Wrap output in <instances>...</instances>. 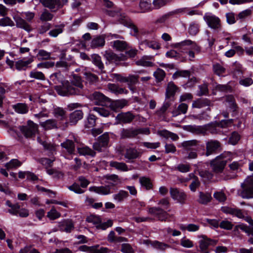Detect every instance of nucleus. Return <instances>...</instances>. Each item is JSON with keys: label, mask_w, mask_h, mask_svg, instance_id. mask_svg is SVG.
I'll list each match as a JSON object with an SVG mask.
<instances>
[{"label": "nucleus", "mask_w": 253, "mask_h": 253, "mask_svg": "<svg viewBox=\"0 0 253 253\" xmlns=\"http://www.w3.org/2000/svg\"><path fill=\"white\" fill-rule=\"evenodd\" d=\"M241 186L242 189L238 191L239 196L244 199L253 198V176L247 178Z\"/></svg>", "instance_id": "obj_3"}, {"label": "nucleus", "mask_w": 253, "mask_h": 253, "mask_svg": "<svg viewBox=\"0 0 253 253\" xmlns=\"http://www.w3.org/2000/svg\"><path fill=\"white\" fill-rule=\"evenodd\" d=\"M178 87L172 82L168 84L166 91V100L170 98L175 95L176 92L178 90Z\"/></svg>", "instance_id": "obj_21"}, {"label": "nucleus", "mask_w": 253, "mask_h": 253, "mask_svg": "<svg viewBox=\"0 0 253 253\" xmlns=\"http://www.w3.org/2000/svg\"><path fill=\"white\" fill-rule=\"evenodd\" d=\"M198 237L199 239L198 243L200 251L203 253H209L208 248L211 246H215L217 243V241L211 239L205 235H199Z\"/></svg>", "instance_id": "obj_7"}, {"label": "nucleus", "mask_w": 253, "mask_h": 253, "mask_svg": "<svg viewBox=\"0 0 253 253\" xmlns=\"http://www.w3.org/2000/svg\"><path fill=\"white\" fill-rule=\"evenodd\" d=\"M54 161L55 159L54 158L51 159L42 158L39 159L38 162L47 169L48 168L51 167L52 166V163Z\"/></svg>", "instance_id": "obj_46"}, {"label": "nucleus", "mask_w": 253, "mask_h": 253, "mask_svg": "<svg viewBox=\"0 0 253 253\" xmlns=\"http://www.w3.org/2000/svg\"><path fill=\"white\" fill-rule=\"evenodd\" d=\"M220 144L217 140H211L206 143V155L208 156L216 152L220 147Z\"/></svg>", "instance_id": "obj_14"}, {"label": "nucleus", "mask_w": 253, "mask_h": 253, "mask_svg": "<svg viewBox=\"0 0 253 253\" xmlns=\"http://www.w3.org/2000/svg\"><path fill=\"white\" fill-rule=\"evenodd\" d=\"M140 153L134 148L126 149L125 157L128 160L135 159L139 157Z\"/></svg>", "instance_id": "obj_25"}, {"label": "nucleus", "mask_w": 253, "mask_h": 253, "mask_svg": "<svg viewBox=\"0 0 253 253\" xmlns=\"http://www.w3.org/2000/svg\"><path fill=\"white\" fill-rule=\"evenodd\" d=\"M33 61V59L31 58L27 60H19L15 64V68L18 70H25L28 65Z\"/></svg>", "instance_id": "obj_30"}, {"label": "nucleus", "mask_w": 253, "mask_h": 253, "mask_svg": "<svg viewBox=\"0 0 253 253\" xmlns=\"http://www.w3.org/2000/svg\"><path fill=\"white\" fill-rule=\"evenodd\" d=\"M66 111L60 107L55 108L53 110L54 116L59 118L61 121H63L66 118Z\"/></svg>", "instance_id": "obj_42"}, {"label": "nucleus", "mask_w": 253, "mask_h": 253, "mask_svg": "<svg viewBox=\"0 0 253 253\" xmlns=\"http://www.w3.org/2000/svg\"><path fill=\"white\" fill-rule=\"evenodd\" d=\"M143 132V130L141 129L130 127L129 128H123L121 132L120 135L122 138H133L138 134Z\"/></svg>", "instance_id": "obj_12"}, {"label": "nucleus", "mask_w": 253, "mask_h": 253, "mask_svg": "<svg viewBox=\"0 0 253 253\" xmlns=\"http://www.w3.org/2000/svg\"><path fill=\"white\" fill-rule=\"evenodd\" d=\"M40 125L45 129H51L58 127L57 121L54 119H49L40 123Z\"/></svg>", "instance_id": "obj_29"}, {"label": "nucleus", "mask_w": 253, "mask_h": 253, "mask_svg": "<svg viewBox=\"0 0 253 253\" xmlns=\"http://www.w3.org/2000/svg\"><path fill=\"white\" fill-rule=\"evenodd\" d=\"M148 212L156 216L159 220L166 221L169 217L168 212L164 209L158 207H150L148 208Z\"/></svg>", "instance_id": "obj_11"}, {"label": "nucleus", "mask_w": 253, "mask_h": 253, "mask_svg": "<svg viewBox=\"0 0 253 253\" xmlns=\"http://www.w3.org/2000/svg\"><path fill=\"white\" fill-rule=\"evenodd\" d=\"M60 216V213L57 211L54 207H52L50 211L47 213V217L51 220L57 219Z\"/></svg>", "instance_id": "obj_45"}, {"label": "nucleus", "mask_w": 253, "mask_h": 253, "mask_svg": "<svg viewBox=\"0 0 253 253\" xmlns=\"http://www.w3.org/2000/svg\"><path fill=\"white\" fill-rule=\"evenodd\" d=\"M53 17V15L48 12L47 10H45L41 14L40 19L43 21H50Z\"/></svg>", "instance_id": "obj_64"}, {"label": "nucleus", "mask_w": 253, "mask_h": 253, "mask_svg": "<svg viewBox=\"0 0 253 253\" xmlns=\"http://www.w3.org/2000/svg\"><path fill=\"white\" fill-rule=\"evenodd\" d=\"M204 20L207 24L211 29H212L217 31H219L221 29V24L219 18L211 14L206 15L204 17Z\"/></svg>", "instance_id": "obj_9"}, {"label": "nucleus", "mask_w": 253, "mask_h": 253, "mask_svg": "<svg viewBox=\"0 0 253 253\" xmlns=\"http://www.w3.org/2000/svg\"><path fill=\"white\" fill-rule=\"evenodd\" d=\"M139 182L141 186L144 187L147 190H150L153 188V184L151 179L148 177L145 176L140 177Z\"/></svg>", "instance_id": "obj_36"}, {"label": "nucleus", "mask_w": 253, "mask_h": 253, "mask_svg": "<svg viewBox=\"0 0 253 253\" xmlns=\"http://www.w3.org/2000/svg\"><path fill=\"white\" fill-rule=\"evenodd\" d=\"M212 199L211 194L209 193L199 192V199L198 202L203 205H207L211 202Z\"/></svg>", "instance_id": "obj_31"}, {"label": "nucleus", "mask_w": 253, "mask_h": 253, "mask_svg": "<svg viewBox=\"0 0 253 253\" xmlns=\"http://www.w3.org/2000/svg\"><path fill=\"white\" fill-rule=\"evenodd\" d=\"M105 41L104 37L102 36H97L91 41L90 46L92 48L103 47L105 44Z\"/></svg>", "instance_id": "obj_23"}, {"label": "nucleus", "mask_w": 253, "mask_h": 253, "mask_svg": "<svg viewBox=\"0 0 253 253\" xmlns=\"http://www.w3.org/2000/svg\"><path fill=\"white\" fill-rule=\"evenodd\" d=\"M227 162V159H226L225 155L222 154L211 161V166L214 172L220 173L223 171Z\"/></svg>", "instance_id": "obj_6"}, {"label": "nucleus", "mask_w": 253, "mask_h": 253, "mask_svg": "<svg viewBox=\"0 0 253 253\" xmlns=\"http://www.w3.org/2000/svg\"><path fill=\"white\" fill-rule=\"evenodd\" d=\"M30 78L35 79L37 80H44L45 76L44 74L40 71L37 70H33L30 73L29 75Z\"/></svg>", "instance_id": "obj_49"}, {"label": "nucleus", "mask_w": 253, "mask_h": 253, "mask_svg": "<svg viewBox=\"0 0 253 253\" xmlns=\"http://www.w3.org/2000/svg\"><path fill=\"white\" fill-rule=\"evenodd\" d=\"M96 117L93 114H89L87 117V121L85 124V127L91 128L95 126Z\"/></svg>", "instance_id": "obj_57"}, {"label": "nucleus", "mask_w": 253, "mask_h": 253, "mask_svg": "<svg viewBox=\"0 0 253 253\" xmlns=\"http://www.w3.org/2000/svg\"><path fill=\"white\" fill-rule=\"evenodd\" d=\"M173 47L177 48L181 52H187L189 49H194L197 52H200L201 48L194 42L187 40L173 44Z\"/></svg>", "instance_id": "obj_4"}, {"label": "nucleus", "mask_w": 253, "mask_h": 253, "mask_svg": "<svg viewBox=\"0 0 253 253\" xmlns=\"http://www.w3.org/2000/svg\"><path fill=\"white\" fill-rule=\"evenodd\" d=\"M83 81L80 76L74 75L70 82L66 81L63 85H56L55 90L61 96L82 95L84 93Z\"/></svg>", "instance_id": "obj_1"}, {"label": "nucleus", "mask_w": 253, "mask_h": 253, "mask_svg": "<svg viewBox=\"0 0 253 253\" xmlns=\"http://www.w3.org/2000/svg\"><path fill=\"white\" fill-rule=\"evenodd\" d=\"M15 21L17 27L23 29L27 31L31 30L30 25L21 17H16L15 18Z\"/></svg>", "instance_id": "obj_34"}, {"label": "nucleus", "mask_w": 253, "mask_h": 253, "mask_svg": "<svg viewBox=\"0 0 253 253\" xmlns=\"http://www.w3.org/2000/svg\"><path fill=\"white\" fill-rule=\"evenodd\" d=\"M89 190L90 192H93L102 195H106L113 193L111 191V185H110L104 186H91L89 188Z\"/></svg>", "instance_id": "obj_13"}, {"label": "nucleus", "mask_w": 253, "mask_h": 253, "mask_svg": "<svg viewBox=\"0 0 253 253\" xmlns=\"http://www.w3.org/2000/svg\"><path fill=\"white\" fill-rule=\"evenodd\" d=\"M3 17V18L0 19V26L12 27L14 25V22L9 17Z\"/></svg>", "instance_id": "obj_53"}, {"label": "nucleus", "mask_w": 253, "mask_h": 253, "mask_svg": "<svg viewBox=\"0 0 253 253\" xmlns=\"http://www.w3.org/2000/svg\"><path fill=\"white\" fill-rule=\"evenodd\" d=\"M110 166L111 167L115 168L118 170L123 171H127L128 170L127 165L124 163H120L116 161H111L110 163Z\"/></svg>", "instance_id": "obj_39"}, {"label": "nucleus", "mask_w": 253, "mask_h": 253, "mask_svg": "<svg viewBox=\"0 0 253 253\" xmlns=\"http://www.w3.org/2000/svg\"><path fill=\"white\" fill-rule=\"evenodd\" d=\"M74 224L72 221L64 220L58 224V229L61 231L70 233L74 229Z\"/></svg>", "instance_id": "obj_17"}, {"label": "nucleus", "mask_w": 253, "mask_h": 253, "mask_svg": "<svg viewBox=\"0 0 253 253\" xmlns=\"http://www.w3.org/2000/svg\"><path fill=\"white\" fill-rule=\"evenodd\" d=\"M50 80L54 84H61V85H63V83L65 81H64V77L61 73H55L52 74L50 76Z\"/></svg>", "instance_id": "obj_32"}, {"label": "nucleus", "mask_w": 253, "mask_h": 253, "mask_svg": "<svg viewBox=\"0 0 253 253\" xmlns=\"http://www.w3.org/2000/svg\"><path fill=\"white\" fill-rule=\"evenodd\" d=\"M83 116L84 113L80 110L74 111L69 115V123L72 125H76L79 120L83 118Z\"/></svg>", "instance_id": "obj_19"}, {"label": "nucleus", "mask_w": 253, "mask_h": 253, "mask_svg": "<svg viewBox=\"0 0 253 253\" xmlns=\"http://www.w3.org/2000/svg\"><path fill=\"white\" fill-rule=\"evenodd\" d=\"M128 197L127 192L124 190H120L118 193L113 195V199L118 202H121Z\"/></svg>", "instance_id": "obj_41"}, {"label": "nucleus", "mask_w": 253, "mask_h": 253, "mask_svg": "<svg viewBox=\"0 0 253 253\" xmlns=\"http://www.w3.org/2000/svg\"><path fill=\"white\" fill-rule=\"evenodd\" d=\"M46 172L53 176V177L59 179L63 176V173L60 171H58L55 169H47Z\"/></svg>", "instance_id": "obj_55"}, {"label": "nucleus", "mask_w": 253, "mask_h": 253, "mask_svg": "<svg viewBox=\"0 0 253 253\" xmlns=\"http://www.w3.org/2000/svg\"><path fill=\"white\" fill-rule=\"evenodd\" d=\"M105 13L110 16L116 17L120 23L131 28L134 32V35L137 34L138 31L136 26L124 14H122L120 11L114 10H107L105 11Z\"/></svg>", "instance_id": "obj_2"}, {"label": "nucleus", "mask_w": 253, "mask_h": 253, "mask_svg": "<svg viewBox=\"0 0 253 253\" xmlns=\"http://www.w3.org/2000/svg\"><path fill=\"white\" fill-rule=\"evenodd\" d=\"M112 47L117 51H123L127 49L128 44L124 41L116 40L111 42Z\"/></svg>", "instance_id": "obj_22"}, {"label": "nucleus", "mask_w": 253, "mask_h": 253, "mask_svg": "<svg viewBox=\"0 0 253 253\" xmlns=\"http://www.w3.org/2000/svg\"><path fill=\"white\" fill-rule=\"evenodd\" d=\"M214 73L218 76H220L225 73V69L220 64H214L212 66Z\"/></svg>", "instance_id": "obj_54"}, {"label": "nucleus", "mask_w": 253, "mask_h": 253, "mask_svg": "<svg viewBox=\"0 0 253 253\" xmlns=\"http://www.w3.org/2000/svg\"><path fill=\"white\" fill-rule=\"evenodd\" d=\"M14 111L19 114H26L29 111V108L25 103H18L12 106Z\"/></svg>", "instance_id": "obj_26"}, {"label": "nucleus", "mask_w": 253, "mask_h": 253, "mask_svg": "<svg viewBox=\"0 0 253 253\" xmlns=\"http://www.w3.org/2000/svg\"><path fill=\"white\" fill-rule=\"evenodd\" d=\"M154 76L156 78L157 82H161L165 77L166 73L163 70L158 68L154 73Z\"/></svg>", "instance_id": "obj_56"}, {"label": "nucleus", "mask_w": 253, "mask_h": 253, "mask_svg": "<svg viewBox=\"0 0 253 253\" xmlns=\"http://www.w3.org/2000/svg\"><path fill=\"white\" fill-rule=\"evenodd\" d=\"M86 221L88 223H91L95 225L96 227L97 225H98V224L101 221L99 216L93 214L87 216L86 219Z\"/></svg>", "instance_id": "obj_52"}, {"label": "nucleus", "mask_w": 253, "mask_h": 253, "mask_svg": "<svg viewBox=\"0 0 253 253\" xmlns=\"http://www.w3.org/2000/svg\"><path fill=\"white\" fill-rule=\"evenodd\" d=\"M199 31V25L196 22H192L188 28V33L192 36H195Z\"/></svg>", "instance_id": "obj_47"}, {"label": "nucleus", "mask_w": 253, "mask_h": 253, "mask_svg": "<svg viewBox=\"0 0 253 253\" xmlns=\"http://www.w3.org/2000/svg\"><path fill=\"white\" fill-rule=\"evenodd\" d=\"M159 134L166 139L170 138L173 141H176L179 139L177 134L172 132L168 131L166 129L160 130L158 132Z\"/></svg>", "instance_id": "obj_28"}, {"label": "nucleus", "mask_w": 253, "mask_h": 253, "mask_svg": "<svg viewBox=\"0 0 253 253\" xmlns=\"http://www.w3.org/2000/svg\"><path fill=\"white\" fill-rule=\"evenodd\" d=\"M180 245L182 247L187 248H190L194 246L193 242L186 237H184L180 240Z\"/></svg>", "instance_id": "obj_62"}, {"label": "nucleus", "mask_w": 253, "mask_h": 253, "mask_svg": "<svg viewBox=\"0 0 253 253\" xmlns=\"http://www.w3.org/2000/svg\"><path fill=\"white\" fill-rule=\"evenodd\" d=\"M141 44L153 49L160 48V45L155 41H150L146 40L141 42Z\"/></svg>", "instance_id": "obj_43"}, {"label": "nucleus", "mask_w": 253, "mask_h": 253, "mask_svg": "<svg viewBox=\"0 0 253 253\" xmlns=\"http://www.w3.org/2000/svg\"><path fill=\"white\" fill-rule=\"evenodd\" d=\"M171 103L169 101H165L162 106L156 112V114L159 116H161L164 114L167 109L170 107Z\"/></svg>", "instance_id": "obj_58"}, {"label": "nucleus", "mask_w": 253, "mask_h": 253, "mask_svg": "<svg viewBox=\"0 0 253 253\" xmlns=\"http://www.w3.org/2000/svg\"><path fill=\"white\" fill-rule=\"evenodd\" d=\"M109 90L116 94H127L128 91L125 88L121 87L118 85L114 84H109L108 85Z\"/></svg>", "instance_id": "obj_24"}, {"label": "nucleus", "mask_w": 253, "mask_h": 253, "mask_svg": "<svg viewBox=\"0 0 253 253\" xmlns=\"http://www.w3.org/2000/svg\"><path fill=\"white\" fill-rule=\"evenodd\" d=\"M134 118L135 116L130 112L121 113L116 118L118 121L124 124L130 123Z\"/></svg>", "instance_id": "obj_15"}, {"label": "nucleus", "mask_w": 253, "mask_h": 253, "mask_svg": "<svg viewBox=\"0 0 253 253\" xmlns=\"http://www.w3.org/2000/svg\"><path fill=\"white\" fill-rule=\"evenodd\" d=\"M188 106L187 104L182 103L177 107V110L172 111L173 116L175 117L180 114H185L188 110Z\"/></svg>", "instance_id": "obj_40"}, {"label": "nucleus", "mask_w": 253, "mask_h": 253, "mask_svg": "<svg viewBox=\"0 0 253 253\" xmlns=\"http://www.w3.org/2000/svg\"><path fill=\"white\" fill-rule=\"evenodd\" d=\"M22 163L17 159H12L9 162L6 163L5 165L7 169H12L13 168L20 167Z\"/></svg>", "instance_id": "obj_59"}, {"label": "nucleus", "mask_w": 253, "mask_h": 253, "mask_svg": "<svg viewBox=\"0 0 253 253\" xmlns=\"http://www.w3.org/2000/svg\"><path fill=\"white\" fill-rule=\"evenodd\" d=\"M169 193L171 198L173 200L176 201L181 204L185 203L187 199V195L183 190L171 187L169 189Z\"/></svg>", "instance_id": "obj_10"}, {"label": "nucleus", "mask_w": 253, "mask_h": 253, "mask_svg": "<svg viewBox=\"0 0 253 253\" xmlns=\"http://www.w3.org/2000/svg\"><path fill=\"white\" fill-rule=\"evenodd\" d=\"M19 128L25 137L31 138L35 136L38 131V125L33 121L29 120L26 125L20 126Z\"/></svg>", "instance_id": "obj_5"}, {"label": "nucleus", "mask_w": 253, "mask_h": 253, "mask_svg": "<svg viewBox=\"0 0 253 253\" xmlns=\"http://www.w3.org/2000/svg\"><path fill=\"white\" fill-rule=\"evenodd\" d=\"M184 130L194 133L195 134H204L206 133V128L201 126L187 125L183 127Z\"/></svg>", "instance_id": "obj_16"}, {"label": "nucleus", "mask_w": 253, "mask_h": 253, "mask_svg": "<svg viewBox=\"0 0 253 253\" xmlns=\"http://www.w3.org/2000/svg\"><path fill=\"white\" fill-rule=\"evenodd\" d=\"M105 58L110 63H113L118 64L120 62L124 61L127 59V56L124 54H116L114 52L106 50L103 54Z\"/></svg>", "instance_id": "obj_8"}, {"label": "nucleus", "mask_w": 253, "mask_h": 253, "mask_svg": "<svg viewBox=\"0 0 253 253\" xmlns=\"http://www.w3.org/2000/svg\"><path fill=\"white\" fill-rule=\"evenodd\" d=\"M92 58L93 64L99 69L102 70L104 68V65L101 61V57L97 54H94L92 56Z\"/></svg>", "instance_id": "obj_48"}, {"label": "nucleus", "mask_w": 253, "mask_h": 253, "mask_svg": "<svg viewBox=\"0 0 253 253\" xmlns=\"http://www.w3.org/2000/svg\"><path fill=\"white\" fill-rule=\"evenodd\" d=\"M68 189L77 194H83L84 190L81 188V186L77 183H74L73 185L68 187Z\"/></svg>", "instance_id": "obj_61"}, {"label": "nucleus", "mask_w": 253, "mask_h": 253, "mask_svg": "<svg viewBox=\"0 0 253 253\" xmlns=\"http://www.w3.org/2000/svg\"><path fill=\"white\" fill-rule=\"evenodd\" d=\"M92 110L97 112L99 115L102 117H107L109 116L110 112L103 107H94Z\"/></svg>", "instance_id": "obj_51"}, {"label": "nucleus", "mask_w": 253, "mask_h": 253, "mask_svg": "<svg viewBox=\"0 0 253 253\" xmlns=\"http://www.w3.org/2000/svg\"><path fill=\"white\" fill-rule=\"evenodd\" d=\"M128 105V101L126 99H119L113 101L110 105L111 109L114 111L118 110L123 108L124 107Z\"/></svg>", "instance_id": "obj_20"}, {"label": "nucleus", "mask_w": 253, "mask_h": 253, "mask_svg": "<svg viewBox=\"0 0 253 253\" xmlns=\"http://www.w3.org/2000/svg\"><path fill=\"white\" fill-rule=\"evenodd\" d=\"M51 53L43 49H40L37 54V57L42 60H48L50 58Z\"/></svg>", "instance_id": "obj_60"}, {"label": "nucleus", "mask_w": 253, "mask_h": 253, "mask_svg": "<svg viewBox=\"0 0 253 253\" xmlns=\"http://www.w3.org/2000/svg\"><path fill=\"white\" fill-rule=\"evenodd\" d=\"M151 245L155 249L161 251H164L166 249L170 248L169 245L157 241H152Z\"/></svg>", "instance_id": "obj_38"}, {"label": "nucleus", "mask_w": 253, "mask_h": 253, "mask_svg": "<svg viewBox=\"0 0 253 253\" xmlns=\"http://www.w3.org/2000/svg\"><path fill=\"white\" fill-rule=\"evenodd\" d=\"M212 105L210 100L206 98H198L194 100L192 105L193 108H202Z\"/></svg>", "instance_id": "obj_18"}, {"label": "nucleus", "mask_w": 253, "mask_h": 253, "mask_svg": "<svg viewBox=\"0 0 253 253\" xmlns=\"http://www.w3.org/2000/svg\"><path fill=\"white\" fill-rule=\"evenodd\" d=\"M149 57L145 56L142 57L141 59L137 60L136 64L138 66H142L143 67H152L153 66V63L148 60Z\"/></svg>", "instance_id": "obj_44"}, {"label": "nucleus", "mask_w": 253, "mask_h": 253, "mask_svg": "<svg viewBox=\"0 0 253 253\" xmlns=\"http://www.w3.org/2000/svg\"><path fill=\"white\" fill-rule=\"evenodd\" d=\"M199 141L197 140H191L185 141L182 143V146L187 150L191 149L193 147L196 146L198 144Z\"/></svg>", "instance_id": "obj_50"}, {"label": "nucleus", "mask_w": 253, "mask_h": 253, "mask_svg": "<svg viewBox=\"0 0 253 253\" xmlns=\"http://www.w3.org/2000/svg\"><path fill=\"white\" fill-rule=\"evenodd\" d=\"M121 251L123 253H134V251L131 246L127 243L122 244Z\"/></svg>", "instance_id": "obj_63"}, {"label": "nucleus", "mask_w": 253, "mask_h": 253, "mask_svg": "<svg viewBox=\"0 0 253 253\" xmlns=\"http://www.w3.org/2000/svg\"><path fill=\"white\" fill-rule=\"evenodd\" d=\"M64 27L65 25L64 24L55 25V29L50 31L48 34L50 37H56L63 32Z\"/></svg>", "instance_id": "obj_37"}, {"label": "nucleus", "mask_w": 253, "mask_h": 253, "mask_svg": "<svg viewBox=\"0 0 253 253\" xmlns=\"http://www.w3.org/2000/svg\"><path fill=\"white\" fill-rule=\"evenodd\" d=\"M78 152L80 155L84 156L94 157L95 155V152L87 146L78 148Z\"/></svg>", "instance_id": "obj_35"}, {"label": "nucleus", "mask_w": 253, "mask_h": 253, "mask_svg": "<svg viewBox=\"0 0 253 253\" xmlns=\"http://www.w3.org/2000/svg\"><path fill=\"white\" fill-rule=\"evenodd\" d=\"M139 7L140 10V12L141 13H145L151 11L153 10V7L151 2L144 0H141L140 1Z\"/></svg>", "instance_id": "obj_33"}, {"label": "nucleus", "mask_w": 253, "mask_h": 253, "mask_svg": "<svg viewBox=\"0 0 253 253\" xmlns=\"http://www.w3.org/2000/svg\"><path fill=\"white\" fill-rule=\"evenodd\" d=\"M61 146L70 154H73L75 151V145L74 142L72 140H66L65 141L61 144Z\"/></svg>", "instance_id": "obj_27"}]
</instances>
